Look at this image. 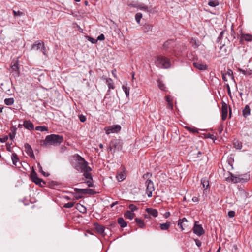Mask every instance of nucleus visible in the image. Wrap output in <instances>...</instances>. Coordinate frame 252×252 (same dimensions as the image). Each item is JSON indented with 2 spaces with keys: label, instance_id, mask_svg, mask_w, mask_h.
Instances as JSON below:
<instances>
[{
  "label": "nucleus",
  "instance_id": "1",
  "mask_svg": "<svg viewBox=\"0 0 252 252\" xmlns=\"http://www.w3.org/2000/svg\"><path fill=\"white\" fill-rule=\"evenodd\" d=\"M63 137L60 135L52 134L47 136L41 145L46 146L47 145L58 146L63 141Z\"/></svg>",
  "mask_w": 252,
  "mask_h": 252
},
{
  "label": "nucleus",
  "instance_id": "2",
  "mask_svg": "<svg viewBox=\"0 0 252 252\" xmlns=\"http://www.w3.org/2000/svg\"><path fill=\"white\" fill-rule=\"evenodd\" d=\"M155 63L157 67L159 68L167 69L171 66L170 60L162 55H158L155 57Z\"/></svg>",
  "mask_w": 252,
  "mask_h": 252
},
{
  "label": "nucleus",
  "instance_id": "3",
  "mask_svg": "<svg viewBox=\"0 0 252 252\" xmlns=\"http://www.w3.org/2000/svg\"><path fill=\"white\" fill-rule=\"evenodd\" d=\"M75 168L80 172H83L84 170H91V168L88 166V162L79 155H76Z\"/></svg>",
  "mask_w": 252,
  "mask_h": 252
},
{
  "label": "nucleus",
  "instance_id": "4",
  "mask_svg": "<svg viewBox=\"0 0 252 252\" xmlns=\"http://www.w3.org/2000/svg\"><path fill=\"white\" fill-rule=\"evenodd\" d=\"M231 180L235 183H245L250 179V175L248 173L244 174L233 175L231 174Z\"/></svg>",
  "mask_w": 252,
  "mask_h": 252
},
{
  "label": "nucleus",
  "instance_id": "5",
  "mask_svg": "<svg viewBox=\"0 0 252 252\" xmlns=\"http://www.w3.org/2000/svg\"><path fill=\"white\" fill-rule=\"evenodd\" d=\"M146 186V193L149 197L152 196V192L155 190V187L153 182L149 179H147L145 182Z\"/></svg>",
  "mask_w": 252,
  "mask_h": 252
},
{
  "label": "nucleus",
  "instance_id": "6",
  "mask_svg": "<svg viewBox=\"0 0 252 252\" xmlns=\"http://www.w3.org/2000/svg\"><path fill=\"white\" fill-rule=\"evenodd\" d=\"M31 178L33 182L40 187H43L45 185V182L37 177L36 173L34 170L31 173Z\"/></svg>",
  "mask_w": 252,
  "mask_h": 252
},
{
  "label": "nucleus",
  "instance_id": "7",
  "mask_svg": "<svg viewBox=\"0 0 252 252\" xmlns=\"http://www.w3.org/2000/svg\"><path fill=\"white\" fill-rule=\"evenodd\" d=\"M121 129V126L120 125H117L112 126L108 128H105V130L106 131V133L107 135H109L112 133H117L119 132Z\"/></svg>",
  "mask_w": 252,
  "mask_h": 252
},
{
  "label": "nucleus",
  "instance_id": "8",
  "mask_svg": "<svg viewBox=\"0 0 252 252\" xmlns=\"http://www.w3.org/2000/svg\"><path fill=\"white\" fill-rule=\"evenodd\" d=\"M221 113V119L223 121H225L227 118L228 115V105L224 102H222Z\"/></svg>",
  "mask_w": 252,
  "mask_h": 252
},
{
  "label": "nucleus",
  "instance_id": "9",
  "mask_svg": "<svg viewBox=\"0 0 252 252\" xmlns=\"http://www.w3.org/2000/svg\"><path fill=\"white\" fill-rule=\"evenodd\" d=\"M19 62L18 58L14 59L12 60L11 64V67L12 69L15 71L18 75L19 74Z\"/></svg>",
  "mask_w": 252,
  "mask_h": 252
},
{
  "label": "nucleus",
  "instance_id": "10",
  "mask_svg": "<svg viewBox=\"0 0 252 252\" xmlns=\"http://www.w3.org/2000/svg\"><path fill=\"white\" fill-rule=\"evenodd\" d=\"M74 190L77 193L84 194H93L94 191L91 189H78L74 188Z\"/></svg>",
  "mask_w": 252,
  "mask_h": 252
},
{
  "label": "nucleus",
  "instance_id": "11",
  "mask_svg": "<svg viewBox=\"0 0 252 252\" xmlns=\"http://www.w3.org/2000/svg\"><path fill=\"white\" fill-rule=\"evenodd\" d=\"M193 231L194 233L198 236H200L204 233V231L200 225L194 224L193 228Z\"/></svg>",
  "mask_w": 252,
  "mask_h": 252
},
{
  "label": "nucleus",
  "instance_id": "12",
  "mask_svg": "<svg viewBox=\"0 0 252 252\" xmlns=\"http://www.w3.org/2000/svg\"><path fill=\"white\" fill-rule=\"evenodd\" d=\"M25 147V151L26 153V154L31 158H35V156L33 154V150L29 144L26 143L24 145Z\"/></svg>",
  "mask_w": 252,
  "mask_h": 252
},
{
  "label": "nucleus",
  "instance_id": "13",
  "mask_svg": "<svg viewBox=\"0 0 252 252\" xmlns=\"http://www.w3.org/2000/svg\"><path fill=\"white\" fill-rule=\"evenodd\" d=\"M193 65L194 67L200 70H204L207 68L206 64L200 62H193Z\"/></svg>",
  "mask_w": 252,
  "mask_h": 252
},
{
  "label": "nucleus",
  "instance_id": "14",
  "mask_svg": "<svg viewBox=\"0 0 252 252\" xmlns=\"http://www.w3.org/2000/svg\"><path fill=\"white\" fill-rule=\"evenodd\" d=\"M165 99L168 104L167 108L170 109H171V110L173 109V98L170 95H167L165 96Z\"/></svg>",
  "mask_w": 252,
  "mask_h": 252
},
{
  "label": "nucleus",
  "instance_id": "15",
  "mask_svg": "<svg viewBox=\"0 0 252 252\" xmlns=\"http://www.w3.org/2000/svg\"><path fill=\"white\" fill-rule=\"evenodd\" d=\"M23 126L25 128L30 130H33L34 129V125L30 120L24 121Z\"/></svg>",
  "mask_w": 252,
  "mask_h": 252
},
{
  "label": "nucleus",
  "instance_id": "16",
  "mask_svg": "<svg viewBox=\"0 0 252 252\" xmlns=\"http://www.w3.org/2000/svg\"><path fill=\"white\" fill-rule=\"evenodd\" d=\"M146 211L149 215H150L154 217H157L158 216V211L157 209L153 208H147Z\"/></svg>",
  "mask_w": 252,
  "mask_h": 252
},
{
  "label": "nucleus",
  "instance_id": "17",
  "mask_svg": "<svg viewBox=\"0 0 252 252\" xmlns=\"http://www.w3.org/2000/svg\"><path fill=\"white\" fill-rule=\"evenodd\" d=\"M11 159L12 160L13 164L15 166L18 167V168H20V166H18L17 164V162L19 161V159L16 153H14L12 154Z\"/></svg>",
  "mask_w": 252,
  "mask_h": 252
},
{
  "label": "nucleus",
  "instance_id": "18",
  "mask_svg": "<svg viewBox=\"0 0 252 252\" xmlns=\"http://www.w3.org/2000/svg\"><path fill=\"white\" fill-rule=\"evenodd\" d=\"M95 229L96 231L99 233L100 234H103L104 232L105 227L101 225L98 224H95Z\"/></svg>",
  "mask_w": 252,
  "mask_h": 252
},
{
  "label": "nucleus",
  "instance_id": "19",
  "mask_svg": "<svg viewBox=\"0 0 252 252\" xmlns=\"http://www.w3.org/2000/svg\"><path fill=\"white\" fill-rule=\"evenodd\" d=\"M43 43V42L42 41H37L35 42L33 45H32V49L38 50L41 48Z\"/></svg>",
  "mask_w": 252,
  "mask_h": 252
},
{
  "label": "nucleus",
  "instance_id": "20",
  "mask_svg": "<svg viewBox=\"0 0 252 252\" xmlns=\"http://www.w3.org/2000/svg\"><path fill=\"white\" fill-rule=\"evenodd\" d=\"M113 99H114V98H113L111 96H109V97L105 96L103 100V102H104V103H105V105L106 106V107H108V106L111 105V104H112L111 102L113 101Z\"/></svg>",
  "mask_w": 252,
  "mask_h": 252
},
{
  "label": "nucleus",
  "instance_id": "21",
  "mask_svg": "<svg viewBox=\"0 0 252 252\" xmlns=\"http://www.w3.org/2000/svg\"><path fill=\"white\" fill-rule=\"evenodd\" d=\"M17 128L15 126H12L10 129V132L9 133L10 139L12 140L15 138Z\"/></svg>",
  "mask_w": 252,
  "mask_h": 252
},
{
  "label": "nucleus",
  "instance_id": "22",
  "mask_svg": "<svg viewBox=\"0 0 252 252\" xmlns=\"http://www.w3.org/2000/svg\"><path fill=\"white\" fill-rule=\"evenodd\" d=\"M243 116L246 118L247 116L250 115V108L249 105H247L245 107V108L242 111Z\"/></svg>",
  "mask_w": 252,
  "mask_h": 252
},
{
  "label": "nucleus",
  "instance_id": "23",
  "mask_svg": "<svg viewBox=\"0 0 252 252\" xmlns=\"http://www.w3.org/2000/svg\"><path fill=\"white\" fill-rule=\"evenodd\" d=\"M188 222V220L186 218H183L181 219H179L178 221V226L181 228L182 230H184L185 228L182 225V223Z\"/></svg>",
  "mask_w": 252,
  "mask_h": 252
},
{
  "label": "nucleus",
  "instance_id": "24",
  "mask_svg": "<svg viewBox=\"0 0 252 252\" xmlns=\"http://www.w3.org/2000/svg\"><path fill=\"white\" fill-rule=\"evenodd\" d=\"M241 39L247 41H251L252 40V35L250 34H242Z\"/></svg>",
  "mask_w": 252,
  "mask_h": 252
},
{
  "label": "nucleus",
  "instance_id": "25",
  "mask_svg": "<svg viewBox=\"0 0 252 252\" xmlns=\"http://www.w3.org/2000/svg\"><path fill=\"white\" fill-rule=\"evenodd\" d=\"M135 220L137 224L140 228H144L145 227V224L142 220L138 218H136Z\"/></svg>",
  "mask_w": 252,
  "mask_h": 252
},
{
  "label": "nucleus",
  "instance_id": "26",
  "mask_svg": "<svg viewBox=\"0 0 252 252\" xmlns=\"http://www.w3.org/2000/svg\"><path fill=\"white\" fill-rule=\"evenodd\" d=\"M170 226V222H166L165 223L160 224V228L162 230H167Z\"/></svg>",
  "mask_w": 252,
  "mask_h": 252
},
{
  "label": "nucleus",
  "instance_id": "27",
  "mask_svg": "<svg viewBox=\"0 0 252 252\" xmlns=\"http://www.w3.org/2000/svg\"><path fill=\"white\" fill-rule=\"evenodd\" d=\"M233 145L234 147L238 150L241 149L242 147V143L241 142L237 140H234L233 141Z\"/></svg>",
  "mask_w": 252,
  "mask_h": 252
},
{
  "label": "nucleus",
  "instance_id": "28",
  "mask_svg": "<svg viewBox=\"0 0 252 252\" xmlns=\"http://www.w3.org/2000/svg\"><path fill=\"white\" fill-rule=\"evenodd\" d=\"M118 222L121 227L124 228L127 226V223L125 221L123 218H118Z\"/></svg>",
  "mask_w": 252,
  "mask_h": 252
},
{
  "label": "nucleus",
  "instance_id": "29",
  "mask_svg": "<svg viewBox=\"0 0 252 252\" xmlns=\"http://www.w3.org/2000/svg\"><path fill=\"white\" fill-rule=\"evenodd\" d=\"M125 216L130 220H132L134 217V214L132 212L127 210L125 214Z\"/></svg>",
  "mask_w": 252,
  "mask_h": 252
},
{
  "label": "nucleus",
  "instance_id": "30",
  "mask_svg": "<svg viewBox=\"0 0 252 252\" xmlns=\"http://www.w3.org/2000/svg\"><path fill=\"white\" fill-rule=\"evenodd\" d=\"M152 26L150 24H145L143 26V31L144 32H148L152 30Z\"/></svg>",
  "mask_w": 252,
  "mask_h": 252
},
{
  "label": "nucleus",
  "instance_id": "31",
  "mask_svg": "<svg viewBox=\"0 0 252 252\" xmlns=\"http://www.w3.org/2000/svg\"><path fill=\"white\" fill-rule=\"evenodd\" d=\"M106 83L108 86L109 89H113L114 88V83L110 78L106 79Z\"/></svg>",
  "mask_w": 252,
  "mask_h": 252
},
{
  "label": "nucleus",
  "instance_id": "32",
  "mask_svg": "<svg viewBox=\"0 0 252 252\" xmlns=\"http://www.w3.org/2000/svg\"><path fill=\"white\" fill-rule=\"evenodd\" d=\"M91 171V170H89L88 169L87 170H84V171H83V172H84L83 176L86 179H89L92 178L91 174L90 173Z\"/></svg>",
  "mask_w": 252,
  "mask_h": 252
},
{
  "label": "nucleus",
  "instance_id": "33",
  "mask_svg": "<svg viewBox=\"0 0 252 252\" xmlns=\"http://www.w3.org/2000/svg\"><path fill=\"white\" fill-rule=\"evenodd\" d=\"M126 177V174L124 172L120 173L117 176V178L119 181L124 180Z\"/></svg>",
  "mask_w": 252,
  "mask_h": 252
},
{
  "label": "nucleus",
  "instance_id": "34",
  "mask_svg": "<svg viewBox=\"0 0 252 252\" xmlns=\"http://www.w3.org/2000/svg\"><path fill=\"white\" fill-rule=\"evenodd\" d=\"M185 128L188 131H189L193 133H198V130L195 127L186 126Z\"/></svg>",
  "mask_w": 252,
  "mask_h": 252
},
{
  "label": "nucleus",
  "instance_id": "35",
  "mask_svg": "<svg viewBox=\"0 0 252 252\" xmlns=\"http://www.w3.org/2000/svg\"><path fill=\"white\" fill-rule=\"evenodd\" d=\"M14 102L13 98H6L4 100V103L7 105H11L13 104Z\"/></svg>",
  "mask_w": 252,
  "mask_h": 252
},
{
  "label": "nucleus",
  "instance_id": "36",
  "mask_svg": "<svg viewBox=\"0 0 252 252\" xmlns=\"http://www.w3.org/2000/svg\"><path fill=\"white\" fill-rule=\"evenodd\" d=\"M76 208L80 212L84 213L86 212V208L81 204H77Z\"/></svg>",
  "mask_w": 252,
  "mask_h": 252
},
{
  "label": "nucleus",
  "instance_id": "37",
  "mask_svg": "<svg viewBox=\"0 0 252 252\" xmlns=\"http://www.w3.org/2000/svg\"><path fill=\"white\" fill-rule=\"evenodd\" d=\"M122 89L124 91L126 97H128L129 95V89L126 86L123 85L122 86Z\"/></svg>",
  "mask_w": 252,
  "mask_h": 252
},
{
  "label": "nucleus",
  "instance_id": "38",
  "mask_svg": "<svg viewBox=\"0 0 252 252\" xmlns=\"http://www.w3.org/2000/svg\"><path fill=\"white\" fill-rule=\"evenodd\" d=\"M138 8L140 9V10H144L145 11H150L148 6L145 5L144 4H139Z\"/></svg>",
  "mask_w": 252,
  "mask_h": 252
},
{
  "label": "nucleus",
  "instance_id": "39",
  "mask_svg": "<svg viewBox=\"0 0 252 252\" xmlns=\"http://www.w3.org/2000/svg\"><path fill=\"white\" fill-rule=\"evenodd\" d=\"M219 4V2L217 0H211L208 2V5L213 7L218 6Z\"/></svg>",
  "mask_w": 252,
  "mask_h": 252
},
{
  "label": "nucleus",
  "instance_id": "40",
  "mask_svg": "<svg viewBox=\"0 0 252 252\" xmlns=\"http://www.w3.org/2000/svg\"><path fill=\"white\" fill-rule=\"evenodd\" d=\"M201 182L203 187L204 188V189H206L209 185L208 181L205 179H201Z\"/></svg>",
  "mask_w": 252,
  "mask_h": 252
},
{
  "label": "nucleus",
  "instance_id": "41",
  "mask_svg": "<svg viewBox=\"0 0 252 252\" xmlns=\"http://www.w3.org/2000/svg\"><path fill=\"white\" fill-rule=\"evenodd\" d=\"M35 129L38 131H48V127L46 126H36Z\"/></svg>",
  "mask_w": 252,
  "mask_h": 252
},
{
  "label": "nucleus",
  "instance_id": "42",
  "mask_svg": "<svg viewBox=\"0 0 252 252\" xmlns=\"http://www.w3.org/2000/svg\"><path fill=\"white\" fill-rule=\"evenodd\" d=\"M142 17V14L141 13H137L135 15V20L138 23H140V20Z\"/></svg>",
  "mask_w": 252,
  "mask_h": 252
},
{
  "label": "nucleus",
  "instance_id": "43",
  "mask_svg": "<svg viewBox=\"0 0 252 252\" xmlns=\"http://www.w3.org/2000/svg\"><path fill=\"white\" fill-rule=\"evenodd\" d=\"M240 71L244 75H250L252 74V71L251 70L248 71V70H245L242 69H239Z\"/></svg>",
  "mask_w": 252,
  "mask_h": 252
},
{
  "label": "nucleus",
  "instance_id": "44",
  "mask_svg": "<svg viewBox=\"0 0 252 252\" xmlns=\"http://www.w3.org/2000/svg\"><path fill=\"white\" fill-rule=\"evenodd\" d=\"M37 167L39 169V171L40 172H41L44 176H48V174H46L43 170V169H42V167L41 166V165H40V163H38L37 164Z\"/></svg>",
  "mask_w": 252,
  "mask_h": 252
},
{
  "label": "nucleus",
  "instance_id": "45",
  "mask_svg": "<svg viewBox=\"0 0 252 252\" xmlns=\"http://www.w3.org/2000/svg\"><path fill=\"white\" fill-rule=\"evenodd\" d=\"M74 202H70L65 203L63 205V207L66 208H72L74 206Z\"/></svg>",
  "mask_w": 252,
  "mask_h": 252
},
{
  "label": "nucleus",
  "instance_id": "46",
  "mask_svg": "<svg viewBox=\"0 0 252 252\" xmlns=\"http://www.w3.org/2000/svg\"><path fill=\"white\" fill-rule=\"evenodd\" d=\"M128 208L130 210V211H131L132 212L134 211H136L138 209V208L135 205H134L133 204H129L128 206Z\"/></svg>",
  "mask_w": 252,
  "mask_h": 252
},
{
  "label": "nucleus",
  "instance_id": "47",
  "mask_svg": "<svg viewBox=\"0 0 252 252\" xmlns=\"http://www.w3.org/2000/svg\"><path fill=\"white\" fill-rule=\"evenodd\" d=\"M13 13L14 16H21L24 15V13L21 11L13 10Z\"/></svg>",
  "mask_w": 252,
  "mask_h": 252
},
{
  "label": "nucleus",
  "instance_id": "48",
  "mask_svg": "<svg viewBox=\"0 0 252 252\" xmlns=\"http://www.w3.org/2000/svg\"><path fill=\"white\" fill-rule=\"evenodd\" d=\"M158 85L160 90L162 91H165L166 87L165 86V85L162 82L159 81L158 83Z\"/></svg>",
  "mask_w": 252,
  "mask_h": 252
},
{
  "label": "nucleus",
  "instance_id": "49",
  "mask_svg": "<svg viewBox=\"0 0 252 252\" xmlns=\"http://www.w3.org/2000/svg\"><path fill=\"white\" fill-rule=\"evenodd\" d=\"M239 194L241 196H243L245 199L248 197V193L244 190H240Z\"/></svg>",
  "mask_w": 252,
  "mask_h": 252
},
{
  "label": "nucleus",
  "instance_id": "50",
  "mask_svg": "<svg viewBox=\"0 0 252 252\" xmlns=\"http://www.w3.org/2000/svg\"><path fill=\"white\" fill-rule=\"evenodd\" d=\"M225 74L227 75L228 76L231 77L232 79H234L233 71L232 70L229 69H228L227 71V72H226V73H225Z\"/></svg>",
  "mask_w": 252,
  "mask_h": 252
},
{
  "label": "nucleus",
  "instance_id": "51",
  "mask_svg": "<svg viewBox=\"0 0 252 252\" xmlns=\"http://www.w3.org/2000/svg\"><path fill=\"white\" fill-rule=\"evenodd\" d=\"M86 184H87V185L89 187H93V179L91 178V179H88V180L87 181V182H86Z\"/></svg>",
  "mask_w": 252,
  "mask_h": 252
},
{
  "label": "nucleus",
  "instance_id": "52",
  "mask_svg": "<svg viewBox=\"0 0 252 252\" xmlns=\"http://www.w3.org/2000/svg\"><path fill=\"white\" fill-rule=\"evenodd\" d=\"M206 138H210V139H211L213 140H216V136H215L213 134H211L208 133V134H206Z\"/></svg>",
  "mask_w": 252,
  "mask_h": 252
},
{
  "label": "nucleus",
  "instance_id": "53",
  "mask_svg": "<svg viewBox=\"0 0 252 252\" xmlns=\"http://www.w3.org/2000/svg\"><path fill=\"white\" fill-rule=\"evenodd\" d=\"M41 51H42V52L43 53V54L45 55H46L47 54H46V48L45 47V45H44V43H43L42 45L41 46Z\"/></svg>",
  "mask_w": 252,
  "mask_h": 252
},
{
  "label": "nucleus",
  "instance_id": "54",
  "mask_svg": "<svg viewBox=\"0 0 252 252\" xmlns=\"http://www.w3.org/2000/svg\"><path fill=\"white\" fill-rule=\"evenodd\" d=\"M88 40L93 44H95L97 42V40L94 39L91 37L88 36Z\"/></svg>",
  "mask_w": 252,
  "mask_h": 252
},
{
  "label": "nucleus",
  "instance_id": "55",
  "mask_svg": "<svg viewBox=\"0 0 252 252\" xmlns=\"http://www.w3.org/2000/svg\"><path fill=\"white\" fill-rule=\"evenodd\" d=\"M228 215L230 218H232L235 216V212L234 211H230L228 213Z\"/></svg>",
  "mask_w": 252,
  "mask_h": 252
},
{
  "label": "nucleus",
  "instance_id": "56",
  "mask_svg": "<svg viewBox=\"0 0 252 252\" xmlns=\"http://www.w3.org/2000/svg\"><path fill=\"white\" fill-rule=\"evenodd\" d=\"M235 31H234L232 27H231V37H232V39H234L235 38Z\"/></svg>",
  "mask_w": 252,
  "mask_h": 252
},
{
  "label": "nucleus",
  "instance_id": "57",
  "mask_svg": "<svg viewBox=\"0 0 252 252\" xmlns=\"http://www.w3.org/2000/svg\"><path fill=\"white\" fill-rule=\"evenodd\" d=\"M105 39V36L103 34H101L97 38V40H103Z\"/></svg>",
  "mask_w": 252,
  "mask_h": 252
},
{
  "label": "nucleus",
  "instance_id": "58",
  "mask_svg": "<svg viewBox=\"0 0 252 252\" xmlns=\"http://www.w3.org/2000/svg\"><path fill=\"white\" fill-rule=\"evenodd\" d=\"M225 32V31H222L221 32H220V34L219 35L218 38V40L219 41L220 40L223 34H224V33Z\"/></svg>",
  "mask_w": 252,
  "mask_h": 252
},
{
  "label": "nucleus",
  "instance_id": "59",
  "mask_svg": "<svg viewBox=\"0 0 252 252\" xmlns=\"http://www.w3.org/2000/svg\"><path fill=\"white\" fill-rule=\"evenodd\" d=\"M79 119H80V121L81 122H84L86 121L85 117L84 116H83V115H80Z\"/></svg>",
  "mask_w": 252,
  "mask_h": 252
},
{
  "label": "nucleus",
  "instance_id": "60",
  "mask_svg": "<svg viewBox=\"0 0 252 252\" xmlns=\"http://www.w3.org/2000/svg\"><path fill=\"white\" fill-rule=\"evenodd\" d=\"M220 51H224L225 53L227 52V50L224 46V45H223L222 46H220Z\"/></svg>",
  "mask_w": 252,
  "mask_h": 252
},
{
  "label": "nucleus",
  "instance_id": "61",
  "mask_svg": "<svg viewBox=\"0 0 252 252\" xmlns=\"http://www.w3.org/2000/svg\"><path fill=\"white\" fill-rule=\"evenodd\" d=\"M195 243H196V245L198 247H200L201 246V242L198 240V239H195Z\"/></svg>",
  "mask_w": 252,
  "mask_h": 252
},
{
  "label": "nucleus",
  "instance_id": "62",
  "mask_svg": "<svg viewBox=\"0 0 252 252\" xmlns=\"http://www.w3.org/2000/svg\"><path fill=\"white\" fill-rule=\"evenodd\" d=\"M227 92H228V94H229V95L230 96H231V91H230V87L229 86V85H227Z\"/></svg>",
  "mask_w": 252,
  "mask_h": 252
},
{
  "label": "nucleus",
  "instance_id": "63",
  "mask_svg": "<svg viewBox=\"0 0 252 252\" xmlns=\"http://www.w3.org/2000/svg\"><path fill=\"white\" fill-rule=\"evenodd\" d=\"M222 79L224 81L226 82L227 81V79L226 77V74L222 72Z\"/></svg>",
  "mask_w": 252,
  "mask_h": 252
},
{
  "label": "nucleus",
  "instance_id": "64",
  "mask_svg": "<svg viewBox=\"0 0 252 252\" xmlns=\"http://www.w3.org/2000/svg\"><path fill=\"white\" fill-rule=\"evenodd\" d=\"M170 215V213L169 212H166L164 214V217L165 218H168Z\"/></svg>",
  "mask_w": 252,
  "mask_h": 252
}]
</instances>
